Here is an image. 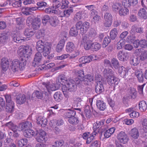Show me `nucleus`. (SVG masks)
<instances>
[{
	"mask_svg": "<svg viewBox=\"0 0 147 147\" xmlns=\"http://www.w3.org/2000/svg\"><path fill=\"white\" fill-rule=\"evenodd\" d=\"M75 74L79 77L76 78L75 80L69 82L66 85H63L62 87V91L65 96L67 98L69 97V92L75 91L76 88V84L81 83L82 79L84 77V72L82 70H79L76 71Z\"/></svg>",
	"mask_w": 147,
	"mask_h": 147,
	"instance_id": "f257e3e1",
	"label": "nucleus"
},
{
	"mask_svg": "<svg viewBox=\"0 0 147 147\" xmlns=\"http://www.w3.org/2000/svg\"><path fill=\"white\" fill-rule=\"evenodd\" d=\"M52 45L50 43L43 42L39 40L37 42L36 49L37 51L43 53V55L47 59H50L54 57L53 54H50L51 50Z\"/></svg>",
	"mask_w": 147,
	"mask_h": 147,
	"instance_id": "f03ea898",
	"label": "nucleus"
},
{
	"mask_svg": "<svg viewBox=\"0 0 147 147\" xmlns=\"http://www.w3.org/2000/svg\"><path fill=\"white\" fill-rule=\"evenodd\" d=\"M26 59L20 61L18 59H14L10 61V66L12 71L14 72L19 69H23L26 64Z\"/></svg>",
	"mask_w": 147,
	"mask_h": 147,
	"instance_id": "7ed1b4c3",
	"label": "nucleus"
},
{
	"mask_svg": "<svg viewBox=\"0 0 147 147\" xmlns=\"http://www.w3.org/2000/svg\"><path fill=\"white\" fill-rule=\"evenodd\" d=\"M32 47L28 46H24L22 47H19L17 52L18 54L21 57H24L26 59L28 58L32 54Z\"/></svg>",
	"mask_w": 147,
	"mask_h": 147,
	"instance_id": "20e7f679",
	"label": "nucleus"
},
{
	"mask_svg": "<svg viewBox=\"0 0 147 147\" xmlns=\"http://www.w3.org/2000/svg\"><path fill=\"white\" fill-rule=\"evenodd\" d=\"M114 11H118L120 16H125L129 13V10L125 7H124L122 4L119 3H115L112 6Z\"/></svg>",
	"mask_w": 147,
	"mask_h": 147,
	"instance_id": "39448f33",
	"label": "nucleus"
},
{
	"mask_svg": "<svg viewBox=\"0 0 147 147\" xmlns=\"http://www.w3.org/2000/svg\"><path fill=\"white\" fill-rule=\"evenodd\" d=\"M42 84L45 87L44 89L48 93V95L51 91H55L59 88V84H56L51 81L43 82Z\"/></svg>",
	"mask_w": 147,
	"mask_h": 147,
	"instance_id": "423d86ee",
	"label": "nucleus"
},
{
	"mask_svg": "<svg viewBox=\"0 0 147 147\" xmlns=\"http://www.w3.org/2000/svg\"><path fill=\"white\" fill-rule=\"evenodd\" d=\"M95 80L96 81L97 84L95 86V91L97 94H99L104 91L103 86V81L100 77L98 78L96 76L95 77Z\"/></svg>",
	"mask_w": 147,
	"mask_h": 147,
	"instance_id": "0eeeda50",
	"label": "nucleus"
},
{
	"mask_svg": "<svg viewBox=\"0 0 147 147\" xmlns=\"http://www.w3.org/2000/svg\"><path fill=\"white\" fill-rule=\"evenodd\" d=\"M7 104L6 107V110L8 112L11 113L13 110L14 103L11 100L10 96L6 94L5 96Z\"/></svg>",
	"mask_w": 147,
	"mask_h": 147,
	"instance_id": "6e6552de",
	"label": "nucleus"
},
{
	"mask_svg": "<svg viewBox=\"0 0 147 147\" xmlns=\"http://www.w3.org/2000/svg\"><path fill=\"white\" fill-rule=\"evenodd\" d=\"M33 94L37 98L43 100L47 99L48 96V93L44 89L42 92L36 91L33 93Z\"/></svg>",
	"mask_w": 147,
	"mask_h": 147,
	"instance_id": "1a4fd4ad",
	"label": "nucleus"
},
{
	"mask_svg": "<svg viewBox=\"0 0 147 147\" xmlns=\"http://www.w3.org/2000/svg\"><path fill=\"white\" fill-rule=\"evenodd\" d=\"M117 138L119 142L123 144L127 143L128 140L127 135L123 131H121L118 134Z\"/></svg>",
	"mask_w": 147,
	"mask_h": 147,
	"instance_id": "9d476101",
	"label": "nucleus"
},
{
	"mask_svg": "<svg viewBox=\"0 0 147 147\" xmlns=\"http://www.w3.org/2000/svg\"><path fill=\"white\" fill-rule=\"evenodd\" d=\"M36 139L38 142H40L46 141L47 137L46 132L43 130H40L37 134Z\"/></svg>",
	"mask_w": 147,
	"mask_h": 147,
	"instance_id": "9b49d317",
	"label": "nucleus"
},
{
	"mask_svg": "<svg viewBox=\"0 0 147 147\" xmlns=\"http://www.w3.org/2000/svg\"><path fill=\"white\" fill-rule=\"evenodd\" d=\"M135 53L138 55H139L141 60H144L147 58V50L137 49L135 50Z\"/></svg>",
	"mask_w": 147,
	"mask_h": 147,
	"instance_id": "f8f14e48",
	"label": "nucleus"
},
{
	"mask_svg": "<svg viewBox=\"0 0 147 147\" xmlns=\"http://www.w3.org/2000/svg\"><path fill=\"white\" fill-rule=\"evenodd\" d=\"M117 57L120 61H125L129 58V53L127 52H124L123 51H120L118 53Z\"/></svg>",
	"mask_w": 147,
	"mask_h": 147,
	"instance_id": "ddd939ff",
	"label": "nucleus"
},
{
	"mask_svg": "<svg viewBox=\"0 0 147 147\" xmlns=\"http://www.w3.org/2000/svg\"><path fill=\"white\" fill-rule=\"evenodd\" d=\"M107 80L108 83L110 86H115L118 84V79L114 75L108 76Z\"/></svg>",
	"mask_w": 147,
	"mask_h": 147,
	"instance_id": "4468645a",
	"label": "nucleus"
},
{
	"mask_svg": "<svg viewBox=\"0 0 147 147\" xmlns=\"http://www.w3.org/2000/svg\"><path fill=\"white\" fill-rule=\"evenodd\" d=\"M37 122L41 127H45L47 123V119L42 115H40L37 119Z\"/></svg>",
	"mask_w": 147,
	"mask_h": 147,
	"instance_id": "2eb2a0df",
	"label": "nucleus"
},
{
	"mask_svg": "<svg viewBox=\"0 0 147 147\" xmlns=\"http://www.w3.org/2000/svg\"><path fill=\"white\" fill-rule=\"evenodd\" d=\"M11 60L8 59L7 58L3 57L1 60V65L3 70L6 71L10 65V61Z\"/></svg>",
	"mask_w": 147,
	"mask_h": 147,
	"instance_id": "dca6fc26",
	"label": "nucleus"
},
{
	"mask_svg": "<svg viewBox=\"0 0 147 147\" xmlns=\"http://www.w3.org/2000/svg\"><path fill=\"white\" fill-rule=\"evenodd\" d=\"M6 125L10 128L14 133L13 135V136L15 137H18V133L17 132L18 131V128L16 125H14L11 122L7 123Z\"/></svg>",
	"mask_w": 147,
	"mask_h": 147,
	"instance_id": "f3484780",
	"label": "nucleus"
},
{
	"mask_svg": "<svg viewBox=\"0 0 147 147\" xmlns=\"http://www.w3.org/2000/svg\"><path fill=\"white\" fill-rule=\"evenodd\" d=\"M138 15L140 18L146 20L147 19V8H141L138 12Z\"/></svg>",
	"mask_w": 147,
	"mask_h": 147,
	"instance_id": "a211bd4d",
	"label": "nucleus"
},
{
	"mask_svg": "<svg viewBox=\"0 0 147 147\" xmlns=\"http://www.w3.org/2000/svg\"><path fill=\"white\" fill-rule=\"evenodd\" d=\"M11 37L13 40L17 43H21L27 40V39L24 38H21L17 35V33H12Z\"/></svg>",
	"mask_w": 147,
	"mask_h": 147,
	"instance_id": "6ab92c4d",
	"label": "nucleus"
},
{
	"mask_svg": "<svg viewBox=\"0 0 147 147\" xmlns=\"http://www.w3.org/2000/svg\"><path fill=\"white\" fill-rule=\"evenodd\" d=\"M126 111L129 113V115L131 118H137L139 116L138 112L134 111L133 108L128 109L126 110Z\"/></svg>",
	"mask_w": 147,
	"mask_h": 147,
	"instance_id": "aec40b11",
	"label": "nucleus"
},
{
	"mask_svg": "<svg viewBox=\"0 0 147 147\" xmlns=\"http://www.w3.org/2000/svg\"><path fill=\"white\" fill-rule=\"evenodd\" d=\"M32 127V124L30 122H26L22 123L19 125V127L21 130L24 131H26L29 128Z\"/></svg>",
	"mask_w": 147,
	"mask_h": 147,
	"instance_id": "412c9836",
	"label": "nucleus"
},
{
	"mask_svg": "<svg viewBox=\"0 0 147 147\" xmlns=\"http://www.w3.org/2000/svg\"><path fill=\"white\" fill-rule=\"evenodd\" d=\"M94 80V77L92 75L87 74L85 76L82 81H83L85 84H88L89 83L92 82Z\"/></svg>",
	"mask_w": 147,
	"mask_h": 147,
	"instance_id": "4be33fe9",
	"label": "nucleus"
},
{
	"mask_svg": "<svg viewBox=\"0 0 147 147\" xmlns=\"http://www.w3.org/2000/svg\"><path fill=\"white\" fill-rule=\"evenodd\" d=\"M136 76L140 82H142L144 80L143 75L140 69H136L134 72Z\"/></svg>",
	"mask_w": 147,
	"mask_h": 147,
	"instance_id": "5701e85b",
	"label": "nucleus"
},
{
	"mask_svg": "<svg viewBox=\"0 0 147 147\" xmlns=\"http://www.w3.org/2000/svg\"><path fill=\"white\" fill-rule=\"evenodd\" d=\"M83 39L86 42L84 46L85 50H88L92 49L93 43L91 40H89L88 38L86 36L84 37Z\"/></svg>",
	"mask_w": 147,
	"mask_h": 147,
	"instance_id": "b1692460",
	"label": "nucleus"
},
{
	"mask_svg": "<svg viewBox=\"0 0 147 147\" xmlns=\"http://www.w3.org/2000/svg\"><path fill=\"white\" fill-rule=\"evenodd\" d=\"M75 49L74 43L72 42H67L66 46V50L67 52L71 53L74 51Z\"/></svg>",
	"mask_w": 147,
	"mask_h": 147,
	"instance_id": "393cba45",
	"label": "nucleus"
},
{
	"mask_svg": "<svg viewBox=\"0 0 147 147\" xmlns=\"http://www.w3.org/2000/svg\"><path fill=\"white\" fill-rule=\"evenodd\" d=\"M118 73L121 77L124 78L128 75V71L125 67L122 66L119 67Z\"/></svg>",
	"mask_w": 147,
	"mask_h": 147,
	"instance_id": "a878e982",
	"label": "nucleus"
},
{
	"mask_svg": "<svg viewBox=\"0 0 147 147\" xmlns=\"http://www.w3.org/2000/svg\"><path fill=\"white\" fill-rule=\"evenodd\" d=\"M16 98L17 103L19 104L24 103L26 100L25 96L24 94H19L17 96Z\"/></svg>",
	"mask_w": 147,
	"mask_h": 147,
	"instance_id": "bb28decb",
	"label": "nucleus"
},
{
	"mask_svg": "<svg viewBox=\"0 0 147 147\" xmlns=\"http://www.w3.org/2000/svg\"><path fill=\"white\" fill-rule=\"evenodd\" d=\"M40 25V20L39 18H36L34 19L33 23L32 24V27L34 30L38 29Z\"/></svg>",
	"mask_w": 147,
	"mask_h": 147,
	"instance_id": "cd10ccee",
	"label": "nucleus"
},
{
	"mask_svg": "<svg viewBox=\"0 0 147 147\" xmlns=\"http://www.w3.org/2000/svg\"><path fill=\"white\" fill-rule=\"evenodd\" d=\"M143 28L141 27H138L134 25L132 27L130 32L132 34H135L136 32L141 34L143 33Z\"/></svg>",
	"mask_w": 147,
	"mask_h": 147,
	"instance_id": "c85d7f7f",
	"label": "nucleus"
},
{
	"mask_svg": "<svg viewBox=\"0 0 147 147\" xmlns=\"http://www.w3.org/2000/svg\"><path fill=\"white\" fill-rule=\"evenodd\" d=\"M96 105L98 108L101 111H104L106 108L105 103L100 100H98L97 101Z\"/></svg>",
	"mask_w": 147,
	"mask_h": 147,
	"instance_id": "c756f323",
	"label": "nucleus"
},
{
	"mask_svg": "<svg viewBox=\"0 0 147 147\" xmlns=\"http://www.w3.org/2000/svg\"><path fill=\"white\" fill-rule=\"evenodd\" d=\"M36 134V133H35L33 130L30 129H28L26 131L24 132V136L26 137L29 138Z\"/></svg>",
	"mask_w": 147,
	"mask_h": 147,
	"instance_id": "7c9ffc66",
	"label": "nucleus"
},
{
	"mask_svg": "<svg viewBox=\"0 0 147 147\" xmlns=\"http://www.w3.org/2000/svg\"><path fill=\"white\" fill-rule=\"evenodd\" d=\"M89 26L90 24L88 22H85L83 23L82 27L81 28V34H83L86 33L88 29Z\"/></svg>",
	"mask_w": 147,
	"mask_h": 147,
	"instance_id": "2f4dec72",
	"label": "nucleus"
},
{
	"mask_svg": "<svg viewBox=\"0 0 147 147\" xmlns=\"http://www.w3.org/2000/svg\"><path fill=\"white\" fill-rule=\"evenodd\" d=\"M65 42L63 40H60L57 45L56 50L57 52L59 53L61 52L63 49Z\"/></svg>",
	"mask_w": 147,
	"mask_h": 147,
	"instance_id": "473e14b6",
	"label": "nucleus"
},
{
	"mask_svg": "<svg viewBox=\"0 0 147 147\" xmlns=\"http://www.w3.org/2000/svg\"><path fill=\"white\" fill-rule=\"evenodd\" d=\"M131 136L135 139H137L139 136V132L138 129L136 128L132 129L130 132Z\"/></svg>",
	"mask_w": 147,
	"mask_h": 147,
	"instance_id": "72a5a7b5",
	"label": "nucleus"
},
{
	"mask_svg": "<svg viewBox=\"0 0 147 147\" xmlns=\"http://www.w3.org/2000/svg\"><path fill=\"white\" fill-rule=\"evenodd\" d=\"M76 114V112L75 111L73 110H68L65 111L64 114V116L66 118H68L69 119L70 117L75 116Z\"/></svg>",
	"mask_w": 147,
	"mask_h": 147,
	"instance_id": "f704fd0d",
	"label": "nucleus"
},
{
	"mask_svg": "<svg viewBox=\"0 0 147 147\" xmlns=\"http://www.w3.org/2000/svg\"><path fill=\"white\" fill-rule=\"evenodd\" d=\"M73 9L72 7H70L64 11L62 13V17H68L73 12Z\"/></svg>",
	"mask_w": 147,
	"mask_h": 147,
	"instance_id": "c9c22d12",
	"label": "nucleus"
},
{
	"mask_svg": "<svg viewBox=\"0 0 147 147\" xmlns=\"http://www.w3.org/2000/svg\"><path fill=\"white\" fill-rule=\"evenodd\" d=\"M139 109L141 112L145 111L147 108V105L145 101L142 100L138 104Z\"/></svg>",
	"mask_w": 147,
	"mask_h": 147,
	"instance_id": "e433bc0d",
	"label": "nucleus"
},
{
	"mask_svg": "<svg viewBox=\"0 0 147 147\" xmlns=\"http://www.w3.org/2000/svg\"><path fill=\"white\" fill-rule=\"evenodd\" d=\"M131 36H128L127 38V40L128 42H133V44L135 48H137L138 47L139 45L140 46V41L139 40H137L135 41H134V40L132 39L131 38Z\"/></svg>",
	"mask_w": 147,
	"mask_h": 147,
	"instance_id": "4c0bfd02",
	"label": "nucleus"
},
{
	"mask_svg": "<svg viewBox=\"0 0 147 147\" xmlns=\"http://www.w3.org/2000/svg\"><path fill=\"white\" fill-rule=\"evenodd\" d=\"M33 30L31 28H27L24 32L25 35L28 37H30L33 35L34 33Z\"/></svg>",
	"mask_w": 147,
	"mask_h": 147,
	"instance_id": "58836bf2",
	"label": "nucleus"
},
{
	"mask_svg": "<svg viewBox=\"0 0 147 147\" xmlns=\"http://www.w3.org/2000/svg\"><path fill=\"white\" fill-rule=\"evenodd\" d=\"M68 122L73 125H76L79 122V120L78 117L75 116L70 117L68 120Z\"/></svg>",
	"mask_w": 147,
	"mask_h": 147,
	"instance_id": "ea45409f",
	"label": "nucleus"
},
{
	"mask_svg": "<svg viewBox=\"0 0 147 147\" xmlns=\"http://www.w3.org/2000/svg\"><path fill=\"white\" fill-rule=\"evenodd\" d=\"M58 21L57 18L56 17L53 16L50 17L49 22L52 26L55 27L57 24Z\"/></svg>",
	"mask_w": 147,
	"mask_h": 147,
	"instance_id": "a19ab883",
	"label": "nucleus"
},
{
	"mask_svg": "<svg viewBox=\"0 0 147 147\" xmlns=\"http://www.w3.org/2000/svg\"><path fill=\"white\" fill-rule=\"evenodd\" d=\"M41 52H38L36 54L34 58V61L35 62V64H36L40 63L42 59V55Z\"/></svg>",
	"mask_w": 147,
	"mask_h": 147,
	"instance_id": "79ce46f5",
	"label": "nucleus"
},
{
	"mask_svg": "<svg viewBox=\"0 0 147 147\" xmlns=\"http://www.w3.org/2000/svg\"><path fill=\"white\" fill-rule=\"evenodd\" d=\"M90 59L88 56H82L79 59V61L81 63L84 64L89 63Z\"/></svg>",
	"mask_w": 147,
	"mask_h": 147,
	"instance_id": "37998d69",
	"label": "nucleus"
},
{
	"mask_svg": "<svg viewBox=\"0 0 147 147\" xmlns=\"http://www.w3.org/2000/svg\"><path fill=\"white\" fill-rule=\"evenodd\" d=\"M118 34L117 30V29L114 28L110 32V36L111 39L114 40L117 36Z\"/></svg>",
	"mask_w": 147,
	"mask_h": 147,
	"instance_id": "c03bdc74",
	"label": "nucleus"
},
{
	"mask_svg": "<svg viewBox=\"0 0 147 147\" xmlns=\"http://www.w3.org/2000/svg\"><path fill=\"white\" fill-rule=\"evenodd\" d=\"M101 128L102 129L104 130H106V131L105 132L104 135V136L105 138H108L111 135V134H110L107 129L108 128L107 127L106 125H103L101 127Z\"/></svg>",
	"mask_w": 147,
	"mask_h": 147,
	"instance_id": "a18cd8bd",
	"label": "nucleus"
},
{
	"mask_svg": "<svg viewBox=\"0 0 147 147\" xmlns=\"http://www.w3.org/2000/svg\"><path fill=\"white\" fill-rule=\"evenodd\" d=\"M139 62L140 60L138 59V57H137L132 58L130 61L131 64L134 66L138 65Z\"/></svg>",
	"mask_w": 147,
	"mask_h": 147,
	"instance_id": "49530a36",
	"label": "nucleus"
},
{
	"mask_svg": "<svg viewBox=\"0 0 147 147\" xmlns=\"http://www.w3.org/2000/svg\"><path fill=\"white\" fill-rule=\"evenodd\" d=\"M125 39H122L120 40L117 43V49H121L123 46L125 44Z\"/></svg>",
	"mask_w": 147,
	"mask_h": 147,
	"instance_id": "de8ad7c7",
	"label": "nucleus"
},
{
	"mask_svg": "<svg viewBox=\"0 0 147 147\" xmlns=\"http://www.w3.org/2000/svg\"><path fill=\"white\" fill-rule=\"evenodd\" d=\"M111 40L108 36H105V38L102 46L103 48L105 47L110 42Z\"/></svg>",
	"mask_w": 147,
	"mask_h": 147,
	"instance_id": "09e8293b",
	"label": "nucleus"
},
{
	"mask_svg": "<svg viewBox=\"0 0 147 147\" xmlns=\"http://www.w3.org/2000/svg\"><path fill=\"white\" fill-rule=\"evenodd\" d=\"M82 18V13L81 12L79 11L76 13L75 15L74 18V20L75 22H77L81 20Z\"/></svg>",
	"mask_w": 147,
	"mask_h": 147,
	"instance_id": "8fccbe9b",
	"label": "nucleus"
},
{
	"mask_svg": "<svg viewBox=\"0 0 147 147\" xmlns=\"http://www.w3.org/2000/svg\"><path fill=\"white\" fill-rule=\"evenodd\" d=\"M96 133L95 131H94L93 133L91 134L90 136L86 139V144H90L94 139V137L96 135Z\"/></svg>",
	"mask_w": 147,
	"mask_h": 147,
	"instance_id": "3c124183",
	"label": "nucleus"
},
{
	"mask_svg": "<svg viewBox=\"0 0 147 147\" xmlns=\"http://www.w3.org/2000/svg\"><path fill=\"white\" fill-rule=\"evenodd\" d=\"M77 29L75 27H72L69 31V34L71 36H75L77 35L78 33Z\"/></svg>",
	"mask_w": 147,
	"mask_h": 147,
	"instance_id": "603ef678",
	"label": "nucleus"
},
{
	"mask_svg": "<svg viewBox=\"0 0 147 147\" xmlns=\"http://www.w3.org/2000/svg\"><path fill=\"white\" fill-rule=\"evenodd\" d=\"M100 45L99 43L95 42L93 43L92 45V48L94 51H96L100 49Z\"/></svg>",
	"mask_w": 147,
	"mask_h": 147,
	"instance_id": "864d4df0",
	"label": "nucleus"
},
{
	"mask_svg": "<svg viewBox=\"0 0 147 147\" xmlns=\"http://www.w3.org/2000/svg\"><path fill=\"white\" fill-rule=\"evenodd\" d=\"M104 73L105 74L107 75V77H108V76H112L114 75L113 71L110 69H105L104 71Z\"/></svg>",
	"mask_w": 147,
	"mask_h": 147,
	"instance_id": "5fc2aeb1",
	"label": "nucleus"
},
{
	"mask_svg": "<svg viewBox=\"0 0 147 147\" xmlns=\"http://www.w3.org/2000/svg\"><path fill=\"white\" fill-rule=\"evenodd\" d=\"M69 56V54H64L61 56H59L55 57V59L56 60H62L67 58Z\"/></svg>",
	"mask_w": 147,
	"mask_h": 147,
	"instance_id": "6e6d98bb",
	"label": "nucleus"
},
{
	"mask_svg": "<svg viewBox=\"0 0 147 147\" xmlns=\"http://www.w3.org/2000/svg\"><path fill=\"white\" fill-rule=\"evenodd\" d=\"M111 62L112 65L115 68H118L119 65V62L117 60L113 58Z\"/></svg>",
	"mask_w": 147,
	"mask_h": 147,
	"instance_id": "4d7b16f0",
	"label": "nucleus"
},
{
	"mask_svg": "<svg viewBox=\"0 0 147 147\" xmlns=\"http://www.w3.org/2000/svg\"><path fill=\"white\" fill-rule=\"evenodd\" d=\"M45 12L46 13L49 14H56L57 13V10L52 9L51 8L49 7L46 9L45 10Z\"/></svg>",
	"mask_w": 147,
	"mask_h": 147,
	"instance_id": "13d9d810",
	"label": "nucleus"
},
{
	"mask_svg": "<svg viewBox=\"0 0 147 147\" xmlns=\"http://www.w3.org/2000/svg\"><path fill=\"white\" fill-rule=\"evenodd\" d=\"M61 94L59 92H55L54 95V97L56 101H59L61 100L62 98Z\"/></svg>",
	"mask_w": 147,
	"mask_h": 147,
	"instance_id": "bf43d9fd",
	"label": "nucleus"
},
{
	"mask_svg": "<svg viewBox=\"0 0 147 147\" xmlns=\"http://www.w3.org/2000/svg\"><path fill=\"white\" fill-rule=\"evenodd\" d=\"M44 35V32L41 30H39L36 34V38L38 39L42 38Z\"/></svg>",
	"mask_w": 147,
	"mask_h": 147,
	"instance_id": "052dcab7",
	"label": "nucleus"
},
{
	"mask_svg": "<svg viewBox=\"0 0 147 147\" xmlns=\"http://www.w3.org/2000/svg\"><path fill=\"white\" fill-rule=\"evenodd\" d=\"M50 17L47 15H45L43 17L42 21L44 25H46L47 22H49Z\"/></svg>",
	"mask_w": 147,
	"mask_h": 147,
	"instance_id": "680f3d73",
	"label": "nucleus"
},
{
	"mask_svg": "<svg viewBox=\"0 0 147 147\" xmlns=\"http://www.w3.org/2000/svg\"><path fill=\"white\" fill-rule=\"evenodd\" d=\"M69 2L66 0H62L61 1V9H64L68 7Z\"/></svg>",
	"mask_w": 147,
	"mask_h": 147,
	"instance_id": "e2e57ef3",
	"label": "nucleus"
},
{
	"mask_svg": "<svg viewBox=\"0 0 147 147\" xmlns=\"http://www.w3.org/2000/svg\"><path fill=\"white\" fill-rule=\"evenodd\" d=\"M140 46L142 48H145L147 46V41L144 39H142L140 40Z\"/></svg>",
	"mask_w": 147,
	"mask_h": 147,
	"instance_id": "0e129e2a",
	"label": "nucleus"
},
{
	"mask_svg": "<svg viewBox=\"0 0 147 147\" xmlns=\"http://www.w3.org/2000/svg\"><path fill=\"white\" fill-rule=\"evenodd\" d=\"M72 53L70 55V58L73 59L74 58L78 55L80 53V51L78 50H76L74 51H73Z\"/></svg>",
	"mask_w": 147,
	"mask_h": 147,
	"instance_id": "69168bd1",
	"label": "nucleus"
},
{
	"mask_svg": "<svg viewBox=\"0 0 147 147\" xmlns=\"http://www.w3.org/2000/svg\"><path fill=\"white\" fill-rule=\"evenodd\" d=\"M21 3V1H13L12 2V5L14 7H20Z\"/></svg>",
	"mask_w": 147,
	"mask_h": 147,
	"instance_id": "338daca9",
	"label": "nucleus"
},
{
	"mask_svg": "<svg viewBox=\"0 0 147 147\" xmlns=\"http://www.w3.org/2000/svg\"><path fill=\"white\" fill-rule=\"evenodd\" d=\"M112 16L109 13H107L105 14L104 19L105 20L112 21Z\"/></svg>",
	"mask_w": 147,
	"mask_h": 147,
	"instance_id": "774afa93",
	"label": "nucleus"
}]
</instances>
